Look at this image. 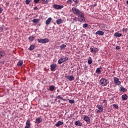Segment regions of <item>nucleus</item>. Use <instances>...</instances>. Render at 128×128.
<instances>
[{"instance_id":"obj_28","label":"nucleus","mask_w":128,"mask_h":128,"mask_svg":"<svg viewBox=\"0 0 128 128\" xmlns=\"http://www.w3.org/2000/svg\"><path fill=\"white\" fill-rule=\"evenodd\" d=\"M29 50H34V46L31 45L30 47L28 48Z\"/></svg>"},{"instance_id":"obj_37","label":"nucleus","mask_w":128,"mask_h":128,"mask_svg":"<svg viewBox=\"0 0 128 128\" xmlns=\"http://www.w3.org/2000/svg\"><path fill=\"white\" fill-rule=\"evenodd\" d=\"M128 28H123V29H122V32H128Z\"/></svg>"},{"instance_id":"obj_20","label":"nucleus","mask_w":128,"mask_h":128,"mask_svg":"<svg viewBox=\"0 0 128 128\" xmlns=\"http://www.w3.org/2000/svg\"><path fill=\"white\" fill-rule=\"evenodd\" d=\"M120 92H126V89L124 86H121L120 87Z\"/></svg>"},{"instance_id":"obj_25","label":"nucleus","mask_w":128,"mask_h":128,"mask_svg":"<svg viewBox=\"0 0 128 128\" xmlns=\"http://www.w3.org/2000/svg\"><path fill=\"white\" fill-rule=\"evenodd\" d=\"M30 120H28L26 122V126L30 127Z\"/></svg>"},{"instance_id":"obj_23","label":"nucleus","mask_w":128,"mask_h":128,"mask_svg":"<svg viewBox=\"0 0 128 128\" xmlns=\"http://www.w3.org/2000/svg\"><path fill=\"white\" fill-rule=\"evenodd\" d=\"M22 64H24V62L22 60H20L18 62L17 64V66H22Z\"/></svg>"},{"instance_id":"obj_48","label":"nucleus","mask_w":128,"mask_h":128,"mask_svg":"<svg viewBox=\"0 0 128 128\" xmlns=\"http://www.w3.org/2000/svg\"><path fill=\"white\" fill-rule=\"evenodd\" d=\"M126 4H128V0L126 1Z\"/></svg>"},{"instance_id":"obj_44","label":"nucleus","mask_w":128,"mask_h":128,"mask_svg":"<svg viewBox=\"0 0 128 128\" xmlns=\"http://www.w3.org/2000/svg\"><path fill=\"white\" fill-rule=\"evenodd\" d=\"M34 10H38V7H36V6L34 7Z\"/></svg>"},{"instance_id":"obj_42","label":"nucleus","mask_w":128,"mask_h":128,"mask_svg":"<svg viewBox=\"0 0 128 128\" xmlns=\"http://www.w3.org/2000/svg\"><path fill=\"white\" fill-rule=\"evenodd\" d=\"M116 50H120V46H116Z\"/></svg>"},{"instance_id":"obj_27","label":"nucleus","mask_w":128,"mask_h":128,"mask_svg":"<svg viewBox=\"0 0 128 128\" xmlns=\"http://www.w3.org/2000/svg\"><path fill=\"white\" fill-rule=\"evenodd\" d=\"M49 90L51 92H52V91L54 90V86H50V87H49Z\"/></svg>"},{"instance_id":"obj_8","label":"nucleus","mask_w":128,"mask_h":128,"mask_svg":"<svg viewBox=\"0 0 128 128\" xmlns=\"http://www.w3.org/2000/svg\"><path fill=\"white\" fill-rule=\"evenodd\" d=\"M53 8H56V10H62V8H64V6L54 4L53 6Z\"/></svg>"},{"instance_id":"obj_12","label":"nucleus","mask_w":128,"mask_h":128,"mask_svg":"<svg viewBox=\"0 0 128 128\" xmlns=\"http://www.w3.org/2000/svg\"><path fill=\"white\" fill-rule=\"evenodd\" d=\"M96 34H98V36H104V32L102 30H98L96 32Z\"/></svg>"},{"instance_id":"obj_24","label":"nucleus","mask_w":128,"mask_h":128,"mask_svg":"<svg viewBox=\"0 0 128 128\" xmlns=\"http://www.w3.org/2000/svg\"><path fill=\"white\" fill-rule=\"evenodd\" d=\"M66 48V45L62 44L60 46V50H64Z\"/></svg>"},{"instance_id":"obj_14","label":"nucleus","mask_w":128,"mask_h":128,"mask_svg":"<svg viewBox=\"0 0 128 128\" xmlns=\"http://www.w3.org/2000/svg\"><path fill=\"white\" fill-rule=\"evenodd\" d=\"M64 124V122H62L61 121H58L57 124H55L56 126L58 127V126H60L62 125V124Z\"/></svg>"},{"instance_id":"obj_6","label":"nucleus","mask_w":128,"mask_h":128,"mask_svg":"<svg viewBox=\"0 0 128 128\" xmlns=\"http://www.w3.org/2000/svg\"><path fill=\"white\" fill-rule=\"evenodd\" d=\"M114 82L117 86H120L122 84L118 78L115 77L114 78Z\"/></svg>"},{"instance_id":"obj_41","label":"nucleus","mask_w":128,"mask_h":128,"mask_svg":"<svg viewBox=\"0 0 128 128\" xmlns=\"http://www.w3.org/2000/svg\"><path fill=\"white\" fill-rule=\"evenodd\" d=\"M73 2H75L76 4H78V0H73Z\"/></svg>"},{"instance_id":"obj_26","label":"nucleus","mask_w":128,"mask_h":128,"mask_svg":"<svg viewBox=\"0 0 128 128\" xmlns=\"http://www.w3.org/2000/svg\"><path fill=\"white\" fill-rule=\"evenodd\" d=\"M101 68H98L96 71V74H100V72H102V71L100 70Z\"/></svg>"},{"instance_id":"obj_40","label":"nucleus","mask_w":128,"mask_h":128,"mask_svg":"<svg viewBox=\"0 0 128 128\" xmlns=\"http://www.w3.org/2000/svg\"><path fill=\"white\" fill-rule=\"evenodd\" d=\"M40 0H34V2L35 4H38V2H40Z\"/></svg>"},{"instance_id":"obj_15","label":"nucleus","mask_w":128,"mask_h":128,"mask_svg":"<svg viewBox=\"0 0 128 128\" xmlns=\"http://www.w3.org/2000/svg\"><path fill=\"white\" fill-rule=\"evenodd\" d=\"M52 18H48V19L46 22V24L47 25L50 24V22H52Z\"/></svg>"},{"instance_id":"obj_35","label":"nucleus","mask_w":128,"mask_h":128,"mask_svg":"<svg viewBox=\"0 0 128 128\" xmlns=\"http://www.w3.org/2000/svg\"><path fill=\"white\" fill-rule=\"evenodd\" d=\"M69 100V102L70 104H74V100Z\"/></svg>"},{"instance_id":"obj_17","label":"nucleus","mask_w":128,"mask_h":128,"mask_svg":"<svg viewBox=\"0 0 128 128\" xmlns=\"http://www.w3.org/2000/svg\"><path fill=\"white\" fill-rule=\"evenodd\" d=\"M122 98L123 100H128V95L126 94H123Z\"/></svg>"},{"instance_id":"obj_5","label":"nucleus","mask_w":128,"mask_h":128,"mask_svg":"<svg viewBox=\"0 0 128 128\" xmlns=\"http://www.w3.org/2000/svg\"><path fill=\"white\" fill-rule=\"evenodd\" d=\"M97 108L98 110H96V112H102L104 110V107L101 105H98Z\"/></svg>"},{"instance_id":"obj_29","label":"nucleus","mask_w":128,"mask_h":128,"mask_svg":"<svg viewBox=\"0 0 128 128\" xmlns=\"http://www.w3.org/2000/svg\"><path fill=\"white\" fill-rule=\"evenodd\" d=\"M88 62L89 64H92V58H89Z\"/></svg>"},{"instance_id":"obj_45","label":"nucleus","mask_w":128,"mask_h":128,"mask_svg":"<svg viewBox=\"0 0 128 128\" xmlns=\"http://www.w3.org/2000/svg\"><path fill=\"white\" fill-rule=\"evenodd\" d=\"M30 126H25V128H30Z\"/></svg>"},{"instance_id":"obj_30","label":"nucleus","mask_w":128,"mask_h":128,"mask_svg":"<svg viewBox=\"0 0 128 128\" xmlns=\"http://www.w3.org/2000/svg\"><path fill=\"white\" fill-rule=\"evenodd\" d=\"M28 40H31V42H32V40H34V38L32 36H30L28 38Z\"/></svg>"},{"instance_id":"obj_49","label":"nucleus","mask_w":128,"mask_h":128,"mask_svg":"<svg viewBox=\"0 0 128 128\" xmlns=\"http://www.w3.org/2000/svg\"><path fill=\"white\" fill-rule=\"evenodd\" d=\"M58 102H60V100H58Z\"/></svg>"},{"instance_id":"obj_43","label":"nucleus","mask_w":128,"mask_h":128,"mask_svg":"<svg viewBox=\"0 0 128 128\" xmlns=\"http://www.w3.org/2000/svg\"><path fill=\"white\" fill-rule=\"evenodd\" d=\"M4 25H2V26H0V30H4Z\"/></svg>"},{"instance_id":"obj_31","label":"nucleus","mask_w":128,"mask_h":128,"mask_svg":"<svg viewBox=\"0 0 128 128\" xmlns=\"http://www.w3.org/2000/svg\"><path fill=\"white\" fill-rule=\"evenodd\" d=\"M33 22H34V24H36V22H38V19L36 18V19H34L32 20Z\"/></svg>"},{"instance_id":"obj_4","label":"nucleus","mask_w":128,"mask_h":128,"mask_svg":"<svg viewBox=\"0 0 128 128\" xmlns=\"http://www.w3.org/2000/svg\"><path fill=\"white\" fill-rule=\"evenodd\" d=\"M68 60V58H60L58 60V64H62V62H66V60Z\"/></svg>"},{"instance_id":"obj_19","label":"nucleus","mask_w":128,"mask_h":128,"mask_svg":"<svg viewBox=\"0 0 128 128\" xmlns=\"http://www.w3.org/2000/svg\"><path fill=\"white\" fill-rule=\"evenodd\" d=\"M6 56V52L4 51H0V58H4Z\"/></svg>"},{"instance_id":"obj_46","label":"nucleus","mask_w":128,"mask_h":128,"mask_svg":"<svg viewBox=\"0 0 128 128\" xmlns=\"http://www.w3.org/2000/svg\"><path fill=\"white\" fill-rule=\"evenodd\" d=\"M45 2H48V0H43Z\"/></svg>"},{"instance_id":"obj_22","label":"nucleus","mask_w":128,"mask_h":128,"mask_svg":"<svg viewBox=\"0 0 128 128\" xmlns=\"http://www.w3.org/2000/svg\"><path fill=\"white\" fill-rule=\"evenodd\" d=\"M57 98H58L59 100H64V102H66V100H66V99H64V98H62V96H60V95H58L57 96Z\"/></svg>"},{"instance_id":"obj_3","label":"nucleus","mask_w":128,"mask_h":128,"mask_svg":"<svg viewBox=\"0 0 128 128\" xmlns=\"http://www.w3.org/2000/svg\"><path fill=\"white\" fill-rule=\"evenodd\" d=\"M38 42L40 44H46V42H50V40H48V38H45L44 39H38Z\"/></svg>"},{"instance_id":"obj_21","label":"nucleus","mask_w":128,"mask_h":128,"mask_svg":"<svg viewBox=\"0 0 128 128\" xmlns=\"http://www.w3.org/2000/svg\"><path fill=\"white\" fill-rule=\"evenodd\" d=\"M56 22L57 24H62V19H58L56 20Z\"/></svg>"},{"instance_id":"obj_39","label":"nucleus","mask_w":128,"mask_h":128,"mask_svg":"<svg viewBox=\"0 0 128 128\" xmlns=\"http://www.w3.org/2000/svg\"><path fill=\"white\" fill-rule=\"evenodd\" d=\"M72 20H74V22H76L78 18H76V17H75L74 18H72Z\"/></svg>"},{"instance_id":"obj_47","label":"nucleus","mask_w":128,"mask_h":128,"mask_svg":"<svg viewBox=\"0 0 128 128\" xmlns=\"http://www.w3.org/2000/svg\"><path fill=\"white\" fill-rule=\"evenodd\" d=\"M57 92H60V90L58 89Z\"/></svg>"},{"instance_id":"obj_38","label":"nucleus","mask_w":128,"mask_h":128,"mask_svg":"<svg viewBox=\"0 0 128 128\" xmlns=\"http://www.w3.org/2000/svg\"><path fill=\"white\" fill-rule=\"evenodd\" d=\"M4 10V9L2 8V7H0V14H2V11Z\"/></svg>"},{"instance_id":"obj_18","label":"nucleus","mask_w":128,"mask_h":128,"mask_svg":"<svg viewBox=\"0 0 128 128\" xmlns=\"http://www.w3.org/2000/svg\"><path fill=\"white\" fill-rule=\"evenodd\" d=\"M75 124L76 126H82V122H80L79 120L76 121L75 122Z\"/></svg>"},{"instance_id":"obj_13","label":"nucleus","mask_w":128,"mask_h":128,"mask_svg":"<svg viewBox=\"0 0 128 128\" xmlns=\"http://www.w3.org/2000/svg\"><path fill=\"white\" fill-rule=\"evenodd\" d=\"M66 78H67V80H68L70 82L74 80V76H66Z\"/></svg>"},{"instance_id":"obj_36","label":"nucleus","mask_w":128,"mask_h":128,"mask_svg":"<svg viewBox=\"0 0 128 128\" xmlns=\"http://www.w3.org/2000/svg\"><path fill=\"white\" fill-rule=\"evenodd\" d=\"M113 106L114 108H118V106L116 104H114Z\"/></svg>"},{"instance_id":"obj_11","label":"nucleus","mask_w":128,"mask_h":128,"mask_svg":"<svg viewBox=\"0 0 128 128\" xmlns=\"http://www.w3.org/2000/svg\"><path fill=\"white\" fill-rule=\"evenodd\" d=\"M84 120L87 122V124H90V117L88 116H85L84 118Z\"/></svg>"},{"instance_id":"obj_16","label":"nucleus","mask_w":128,"mask_h":128,"mask_svg":"<svg viewBox=\"0 0 128 128\" xmlns=\"http://www.w3.org/2000/svg\"><path fill=\"white\" fill-rule=\"evenodd\" d=\"M122 36V34H120L118 32H116L114 34V36H116V38H120V36Z\"/></svg>"},{"instance_id":"obj_34","label":"nucleus","mask_w":128,"mask_h":128,"mask_svg":"<svg viewBox=\"0 0 128 128\" xmlns=\"http://www.w3.org/2000/svg\"><path fill=\"white\" fill-rule=\"evenodd\" d=\"M88 24H83V28H88Z\"/></svg>"},{"instance_id":"obj_9","label":"nucleus","mask_w":128,"mask_h":128,"mask_svg":"<svg viewBox=\"0 0 128 128\" xmlns=\"http://www.w3.org/2000/svg\"><path fill=\"white\" fill-rule=\"evenodd\" d=\"M51 72H54L56 68V64H52L50 66Z\"/></svg>"},{"instance_id":"obj_1","label":"nucleus","mask_w":128,"mask_h":128,"mask_svg":"<svg viewBox=\"0 0 128 128\" xmlns=\"http://www.w3.org/2000/svg\"><path fill=\"white\" fill-rule=\"evenodd\" d=\"M72 11L74 14H76V16H78V22H85L84 14H82V12L80 11V10L76 7L72 8Z\"/></svg>"},{"instance_id":"obj_10","label":"nucleus","mask_w":128,"mask_h":128,"mask_svg":"<svg viewBox=\"0 0 128 128\" xmlns=\"http://www.w3.org/2000/svg\"><path fill=\"white\" fill-rule=\"evenodd\" d=\"M42 122V119L40 118H36L35 120V124H39Z\"/></svg>"},{"instance_id":"obj_32","label":"nucleus","mask_w":128,"mask_h":128,"mask_svg":"<svg viewBox=\"0 0 128 128\" xmlns=\"http://www.w3.org/2000/svg\"><path fill=\"white\" fill-rule=\"evenodd\" d=\"M67 4H72V0H68L67 1Z\"/></svg>"},{"instance_id":"obj_33","label":"nucleus","mask_w":128,"mask_h":128,"mask_svg":"<svg viewBox=\"0 0 128 128\" xmlns=\"http://www.w3.org/2000/svg\"><path fill=\"white\" fill-rule=\"evenodd\" d=\"M31 0H26V4H30V2Z\"/></svg>"},{"instance_id":"obj_2","label":"nucleus","mask_w":128,"mask_h":128,"mask_svg":"<svg viewBox=\"0 0 128 128\" xmlns=\"http://www.w3.org/2000/svg\"><path fill=\"white\" fill-rule=\"evenodd\" d=\"M100 84L102 86H106L108 84V80L106 78H102L100 81Z\"/></svg>"},{"instance_id":"obj_7","label":"nucleus","mask_w":128,"mask_h":128,"mask_svg":"<svg viewBox=\"0 0 128 128\" xmlns=\"http://www.w3.org/2000/svg\"><path fill=\"white\" fill-rule=\"evenodd\" d=\"M90 50L91 52H92V53H94V54H96V52H97L98 51V48H94V46H92L90 48Z\"/></svg>"}]
</instances>
